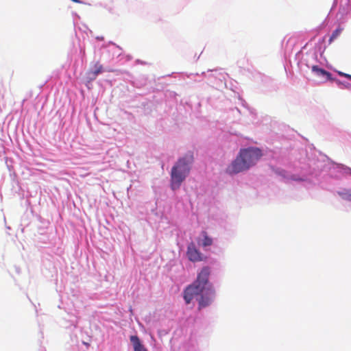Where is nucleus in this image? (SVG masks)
<instances>
[{
    "instance_id": "nucleus-1",
    "label": "nucleus",
    "mask_w": 351,
    "mask_h": 351,
    "mask_svg": "<svg viewBox=\"0 0 351 351\" xmlns=\"http://www.w3.org/2000/svg\"><path fill=\"white\" fill-rule=\"evenodd\" d=\"M210 274V268L204 267L197 274L196 280L185 289L184 299L186 304H189L194 297L198 295H199L198 299L199 309L212 303L215 296V291L213 286L208 281Z\"/></svg>"
},
{
    "instance_id": "nucleus-2",
    "label": "nucleus",
    "mask_w": 351,
    "mask_h": 351,
    "mask_svg": "<svg viewBox=\"0 0 351 351\" xmlns=\"http://www.w3.org/2000/svg\"><path fill=\"white\" fill-rule=\"evenodd\" d=\"M262 156L261 150L256 147H249L240 150L235 160L227 167L228 174H237L249 169Z\"/></svg>"
},
{
    "instance_id": "nucleus-3",
    "label": "nucleus",
    "mask_w": 351,
    "mask_h": 351,
    "mask_svg": "<svg viewBox=\"0 0 351 351\" xmlns=\"http://www.w3.org/2000/svg\"><path fill=\"white\" fill-rule=\"evenodd\" d=\"M193 160V156L189 153L180 158L173 167L171 172V186L173 190L180 188L190 171V165Z\"/></svg>"
},
{
    "instance_id": "nucleus-4",
    "label": "nucleus",
    "mask_w": 351,
    "mask_h": 351,
    "mask_svg": "<svg viewBox=\"0 0 351 351\" xmlns=\"http://www.w3.org/2000/svg\"><path fill=\"white\" fill-rule=\"evenodd\" d=\"M186 256L189 260L192 262H199L206 259V257L196 247L193 242H191L188 245Z\"/></svg>"
},
{
    "instance_id": "nucleus-5",
    "label": "nucleus",
    "mask_w": 351,
    "mask_h": 351,
    "mask_svg": "<svg viewBox=\"0 0 351 351\" xmlns=\"http://www.w3.org/2000/svg\"><path fill=\"white\" fill-rule=\"evenodd\" d=\"M103 71V66L99 62H96L93 65V69L88 71V79L90 81L94 80L98 74L101 73Z\"/></svg>"
},
{
    "instance_id": "nucleus-6",
    "label": "nucleus",
    "mask_w": 351,
    "mask_h": 351,
    "mask_svg": "<svg viewBox=\"0 0 351 351\" xmlns=\"http://www.w3.org/2000/svg\"><path fill=\"white\" fill-rule=\"evenodd\" d=\"M312 71L317 75V76L322 77L326 80H333L331 77V74L327 71L319 68L318 66H313Z\"/></svg>"
},
{
    "instance_id": "nucleus-7",
    "label": "nucleus",
    "mask_w": 351,
    "mask_h": 351,
    "mask_svg": "<svg viewBox=\"0 0 351 351\" xmlns=\"http://www.w3.org/2000/svg\"><path fill=\"white\" fill-rule=\"evenodd\" d=\"M130 341L133 345L134 351H147L136 335L131 336Z\"/></svg>"
},
{
    "instance_id": "nucleus-8",
    "label": "nucleus",
    "mask_w": 351,
    "mask_h": 351,
    "mask_svg": "<svg viewBox=\"0 0 351 351\" xmlns=\"http://www.w3.org/2000/svg\"><path fill=\"white\" fill-rule=\"evenodd\" d=\"M201 234L203 237V240L201 245L203 247L210 246L213 244L212 238L208 235V233L206 231H202Z\"/></svg>"
},
{
    "instance_id": "nucleus-9",
    "label": "nucleus",
    "mask_w": 351,
    "mask_h": 351,
    "mask_svg": "<svg viewBox=\"0 0 351 351\" xmlns=\"http://www.w3.org/2000/svg\"><path fill=\"white\" fill-rule=\"evenodd\" d=\"M337 193L343 199L351 202V189H344Z\"/></svg>"
},
{
    "instance_id": "nucleus-10",
    "label": "nucleus",
    "mask_w": 351,
    "mask_h": 351,
    "mask_svg": "<svg viewBox=\"0 0 351 351\" xmlns=\"http://www.w3.org/2000/svg\"><path fill=\"white\" fill-rule=\"evenodd\" d=\"M343 28L339 27L337 28L330 36L329 39V43H331L335 39H336L341 33Z\"/></svg>"
},
{
    "instance_id": "nucleus-11",
    "label": "nucleus",
    "mask_w": 351,
    "mask_h": 351,
    "mask_svg": "<svg viewBox=\"0 0 351 351\" xmlns=\"http://www.w3.org/2000/svg\"><path fill=\"white\" fill-rule=\"evenodd\" d=\"M338 74L340 75V76H343L344 77V75L346 74L345 73H343L341 71H338Z\"/></svg>"
},
{
    "instance_id": "nucleus-12",
    "label": "nucleus",
    "mask_w": 351,
    "mask_h": 351,
    "mask_svg": "<svg viewBox=\"0 0 351 351\" xmlns=\"http://www.w3.org/2000/svg\"><path fill=\"white\" fill-rule=\"evenodd\" d=\"M73 2H75V3H81L82 1L80 0H71Z\"/></svg>"
},
{
    "instance_id": "nucleus-13",
    "label": "nucleus",
    "mask_w": 351,
    "mask_h": 351,
    "mask_svg": "<svg viewBox=\"0 0 351 351\" xmlns=\"http://www.w3.org/2000/svg\"><path fill=\"white\" fill-rule=\"evenodd\" d=\"M350 74H347V73H346V74L344 75V77H346V78H348V79H349V78H350Z\"/></svg>"
},
{
    "instance_id": "nucleus-14",
    "label": "nucleus",
    "mask_w": 351,
    "mask_h": 351,
    "mask_svg": "<svg viewBox=\"0 0 351 351\" xmlns=\"http://www.w3.org/2000/svg\"><path fill=\"white\" fill-rule=\"evenodd\" d=\"M349 80H351V75H350V78H349Z\"/></svg>"
},
{
    "instance_id": "nucleus-15",
    "label": "nucleus",
    "mask_w": 351,
    "mask_h": 351,
    "mask_svg": "<svg viewBox=\"0 0 351 351\" xmlns=\"http://www.w3.org/2000/svg\"><path fill=\"white\" fill-rule=\"evenodd\" d=\"M349 80H351V75H350V78H349Z\"/></svg>"
}]
</instances>
